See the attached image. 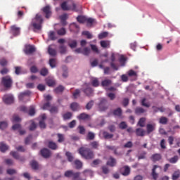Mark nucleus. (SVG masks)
Masks as SVG:
<instances>
[{"label": "nucleus", "instance_id": "obj_1", "mask_svg": "<svg viewBox=\"0 0 180 180\" xmlns=\"http://www.w3.org/2000/svg\"><path fill=\"white\" fill-rule=\"evenodd\" d=\"M78 153L83 158H85V160H93L95 157L94 151L89 148L81 147L79 148Z\"/></svg>", "mask_w": 180, "mask_h": 180}, {"label": "nucleus", "instance_id": "obj_2", "mask_svg": "<svg viewBox=\"0 0 180 180\" xmlns=\"http://www.w3.org/2000/svg\"><path fill=\"white\" fill-rule=\"evenodd\" d=\"M42 23L43 18H41V15L37 14L36 17L32 20V22H31V26L34 27V30H41Z\"/></svg>", "mask_w": 180, "mask_h": 180}, {"label": "nucleus", "instance_id": "obj_3", "mask_svg": "<svg viewBox=\"0 0 180 180\" xmlns=\"http://www.w3.org/2000/svg\"><path fill=\"white\" fill-rule=\"evenodd\" d=\"M1 84L4 86V88L9 89L12 87L13 80L12 79V77H11V76L7 75L1 78Z\"/></svg>", "mask_w": 180, "mask_h": 180}, {"label": "nucleus", "instance_id": "obj_4", "mask_svg": "<svg viewBox=\"0 0 180 180\" xmlns=\"http://www.w3.org/2000/svg\"><path fill=\"white\" fill-rule=\"evenodd\" d=\"M60 8L63 11H77V4L72 2V4H68L67 1H63L60 4Z\"/></svg>", "mask_w": 180, "mask_h": 180}, {"label": "nucleus", "instance_id": "obj_5", "mask_svg": "<svg viewBox=\"0 0 180 180\" xmlns=\"http://www.w3.org/2000/svg\"><path fill=\"white\" fill-rule=\"evenodd\" d=\"M25 54L29 55V54H33L34 51H36V48L33 46V45L30 44H26L25 46V49L23 50Z\"/></svg>", "mask_w": 180, "mask_h": 180}, {"label": "nucleus", "instance_id": "obj_6", "mask_svg": "<svg viewBox=\"0 0 180 180\" xmlns=\"http://www.w3.org/2000/svg\"><path fill=\"white\" fill-rule=\"evenodd\" d=\"M10 32L13 36H19L20 34V27H18L16 25H12Z\"/></svg>", "mask_w": 180, "mask_h": 180}, {"label": "nucleus", "instance_id": "obj_7", "mask_svg": "<svg viewBox=\"0 0 180 180\" xmlns=\"http://www.w3.org/2000/svg\"><path fill=\"white\" fill-rule=\"evenodd\" d=\"M42 12L45 14V18L46 19H49L50 16H51V8H50V6H46L42 8Z\"/></svg>", "mask_w": 180, "mask_h": 180}, {"label": "nucleus", "instance_id": "obj_8", "mask_svg": "<svg viewBox=\"0 0 180 180\" xmlns=\"http://www.w3.org/2000/svg\"><path fill=\"white\" fill-rule=\"evenodd\" d=\"M41 155L44 157V158H49L51 155V151L48 148H43L40 151Z\"/></svg>", "mask_w": 180, "mask_h": 180}, {"label": "nucleus", "instance_id": "obj_9", "mask_svg": "<svg viewBox=\"0 0 180 180\" xmlns=\"http://www.w3.org/2000/svg\"><path fill=\"white\" fill-rule=\"evenodd\" d=\"M157 168H159V169H161V167L160 166H158L157 165H155L153 166V168L152 169V177L154 180H157L158 179V174L155 172V170L157 169Z\"/></svg>", "mask_w": 180, "mask_h": 180}, {"label": "nucleus", "instance_id": "obj_10", "mask_svg": "<svg viewBox=\"0 0 180 180\" xmlns=\"http://www.w3.org/2000/svg\"><path fill=\"white\" fill-rule=\"evenodd\" d=\"M10 155H12V157H13V158H15V160H18L21 162H23V161H25V158L24 157H20L19 155V153H18V152L11 151L10 153Z\"/></svg>", "mask_w": 180, "mask_h": 180}, {"label": "nucleus", "instance_id": "obj_11", "mask_svg": "<svg viewBox=\"0 0 180 180\" xmlns=\"http://www.w3.org/2000/svg\"><path fill=\"white\" fill-rule=\"evenodd\" d=\"M121 174L124 176H127L128 175H130V167L128 166H124L121 169Z\"/></svg>", "mask_w": 180, "mask_h": 180}, {"label": "nucleus", "instance_id": "obj_12", "mask_svg": "<svg viewBox=\"0 0 180 180\" xmlns=\"http://www.w3.org/2000/svg\"><path fill=\"white\" fill-rule=\"evenodd\" d=\"M3 101L7 105H11V103H13V96H5L3 98Z\"/></svg>", "mask_w": 180, "mask_h": 180}, {"label": "nucleus", "instance_id": "obj_13", "mask_svg": "<svg viewBox=\"0 0 180 180\" xmlns=\"http://www.w3.org/2000/svg\"><path fill=\"white\" fill-rule=\"evenodd\" d=\"M30 94H32V92H30V91H24L22 93H20L18 96V99L19 101H25V96H29L30 95Z\"/></svg>", "mask_w": 180, "mask_h": 180}, {"label": "nucleus", "instance_id": "obj_14", "mask_svg": "<svg viewBox=\"0 0 180 180\" xmlns=\"http://www.w3.org/2000/svg\"><path fill=\"white\" fill-rule=\"evenodd\" d=\"M136 134L139 137H144L146 136V130L142 128H137L136 129Z\"/></svg>", "mask_w": 180, "mask_h": 180}, {"label": "nucleus", "instance_id": "obj_15", "mask_svg": "<svg viewBox=\"0 0 180 180\" xmlns=\"http://www.w3.org/2000/svg\"><path fill=\"white\" fill-rule=\"evenodd\" d=\"M48 147L51 150H57L58 148V146L57 145V143H56V142L53 141H49L48 142Z\"/></svg>", "mask_w": 180, "mask_h": 180}, {"label": "nucleus", "instance_id": "obj_16", "mask_svg": "<svg viewBox=\"0 0 180 180\" xmlns=\"http://www.w3.org/2000/svg\"><path fill=\"white\" fill-rule=\"evenodd\" d=\"M108 101L105 98H102L99 105H98V107L101 109V110H106V109L108 108H106V106H105V105H106Z\"/></svg>", "mask_w": 180, "mask_h": 180}, {"label": "nucleus", "instance_id": "obj_17", "mask_svg": "<svg viewBox=\"0 0 180 180\" xmlns=\"http://www.w3.org/2000/svg\"><path fill=\"white\" fill-rule=\"evenodd\" d=\"M110 85H112V80L109 79H104L101 82V86H103V88L110 86Z\"/></svg>", "mask_w": 180, "mask_h": 180}, {"label": "nucleus", "instance_id": "obj_18", "mask_svg": "<svg viewBox=\"0 0 180 180\" xmlns=\"http://www.w3.org/2000/svg\"><path fill=\"white\" fill-rule=\"evenodd\" d=\"M145 112L146 110L141 107H136L135 108V115H137V116H140V115H143Z\"/></svg>", "mask_w": 180, "mask_h": 180}, {"label": "nucleus", "instance_id": "obj_19", "mask_svg": "<svg viewBox=\"0 0 180 180\" xmlns=\"http://www.w3.org/2000/svg\"><path fill=\"white\" fill-rule=\"evenodd\" d=\"M77 44H78V43L77 42V40H75V39H70L68 42V46H69V47H70V49H75V47H77Z\"/></svg>", "mask_w": 180, "mask_h": 180}, {"label": "nucleus", "instance_id": "obj_20", "mask_svg": "<svg viewBox=\"0 0 180 180\" xmlns=\"http://www.w3.org/2000/svg\"><path fill=\"white\" fill-rule=\"evenodd\" d=\"M48 53L49 56H51L52 57H56V56H57V51L51 48V46H49Z\"/></svg>", "mask_w": 180, "mask_h": 180}, {"label": "nucleus", "instance_id": "obj_21", "mask_svg": "<svg viewBox=\"0 0 180 180\" xmlns=\"http://www.w3.org/2000/svg\"><path fill=\"white\" fill-rule=\"evenodd\" d=\"M91 84L94 88H98V86H99V79L96 77H93Z\"/></svg>", "mask_w": 180, "mask_h": 180}, {"label": "nucleus", "instance_id": "obj_22", "mask_svg": "<svg viewBox=\"0 0 180 180\" xmlns=\"http://www.w3.org/2000/svg\"><path fill=\"white\" fill-rule=\"evenodd\" d=\"M70 109L73 111V112H77V110H79V104H78V103H72L70 104Z\"/></svg>", "mask_w": 180, "mask_h": 180}, {"label": "nucleus", "instance_id": "obj_23", "mask_svg": "<svg viewBox=\"0 0 180 180\" xmlns=\"http://www.w3.org/2000/svg\"><path fill=\"white\" fill-rule=\"evenodd\" d=\"M83 92L86 95V96H91L94 94V90L91 87H87L83 89Z\"/></svg>", "mask_w": 180, "mask_h": 180}, {"label": "nucleus", "instance_id": "obj_24", "mask_svg": "<svg viewBox=\"0 0 180 180\" xmlns=\"http://www.w3.org/2000/svg\"><path fill=\"white\" fill-rule=\"evenodd\" d=\"M100 44L103 49H108L110 47V41H101Z\"/></svg>", "mask_w": 180, "mask_h": 180}, {"label": "nucleus", "instance_id": "obj_25", "mask_svg": "<svg viewBox=\"0 0 180 180\" xmlns=\"http://www.w3.org/2000/svg\"><path fill=\"white\" fill-rule=\"evenodd\" d=\"M106 164L110 167H115V165H116V159L110 157Z\"/></svg>", "mask_w": 180, "mask_h": 180}, {"label": "nucleus", "instance_id": "obj_26", "mask_svg": "<svg viewBox=\"0 0 180 180\" xmlns=\"http://www.w3.org/2000/svg\"><path fill=\"white\" fill-rule=\"evenodd\" d=\"M122 108H118L112 111V115H114V116H117V117H120V116H122Z\"/></svg>", "mask_w": 180, "mask_h": 180}, {"label": "nucleus", "instance_id": "obj_27", "mask_svg": "<svg viewBox=\"0 0 180 180\" xmlns=\"http://www.w3.org/2000/svg\"><path fill=\"white\" fill-rule=\"evenodd\" d=\"M146 130H147L148 134H150V133H153V131H154V130H155L154 125H153L151 124H148L146 125Z\"/></svg>", "mask_w": 180, "mask_h": 180}, {"label": "nucleus", "instance_id": "obj_28", "mask_svg": "<svg viewBox=\"0 0 180 180\" xmlns=\"http://www.w3.org/2000/svg\"><path fill=\"white\" fill-rule=\"evenodd\" d=\"M49 65L52 68H56L57 65V59L56 58L49 59Z\"/></svg>", "mask_w": 180, "mask_h": 180}, {"label": "nucleus", "instance_id": "obj_29", "mask_svg": "<svg viewBox=\"0 0 180 180\" xmlns=\"http://www.w3.org/2000/svg\"><path fill=\"white\" fill-rule=\"evenodd\" d=\"M39 74L42 77H46V75H49V69H47V68H42L39 72Z\"/></svg>", "mask_w": 180, "mask_h": 180}, {"label": "nucleus", "instance_id": "obj_30", "mask_svg": "<svg viewBox=\"0 0 180 180\" xmlns=\"http://www.w3.org/2000/svg\"><path fill=\"white\" fill-rule=\"evenodd\" d=\"M76 169H81L82 168V162L79 160H76L74 162Z\"/></svg>", "mask_w": 180, "mask_h": 180}, {"label": "nucleus", "instance_id": "obj_31", "mask_svg": "<svg viewBox=\"0 0 180 180\" xmlns=\"http://www.w3.org/2000/svg\"><path fill=\"white\" fill-rule=\"evenodd\" d=\"M151 160L153 161V162L160 161V160H161V155L158 153H155L152 155Z\"/></svg>", "mask_w": 180, "mask_h": 180}, {"label": "nucleus", "instance_id": "obj_32", "mask_svg": "<svg viewBox=\"0 0 180 180\" xmlns=\"http://www.w3.org/2000/svg\"><path fill=\"white\" fill-rule=\"evenodd\" d=\"M86 139L90 141L95 140V133L92 131H89L86 135Z\"/></svg>", "mask_w": 180, "mask_h": 180}, {"label": "nucleus", "instance_id": "obj_33", "mask_svg": "<svg viewBox=\"0 0 180 180\" xmlns=\"http://www.w3.org/2000/svg\"><path fill=\"white\" fill-rule=\"evenodd\" d=\"M9 148V146L6 144L4 143L3 142L0 143V151L1 153H5Z\"/></svg>", "mask_w": 180, "mask_h": 180}, {"label": "nucleus", "instance_id": "obj_34", "mask_svg": "<svg viewBox=\"0 0 180 180\" xmlns=\"http://www.w3.org/2000/svg\"><path fill=\"white\" fill-rule=\"evenodd\" d=\"M90 146L91 148H94V150H98L99 148V142L94 141L90 143Z\"/></svg>", "mask_w": 180, "mask_h": 180}, {"label": "nucleus", "instance_id": "obj_35", "mask_svg": "<svg viewBox=\"0 0 180 180\" xmlns=\"http://www.w3.org/2000/svg\"><path fill=\"white\" fill-rule=\"evenodd\" d=\"M78 119L79 120H86L87 119H89V115L88 114H85V113H81L79 116H78Z\"/></svg>", "mask_w": 180, "mask_h": 180}, {"label": "nucleus", "instance_id": "obj_36", "mask_svg": "<svg viewBox=\"0 0 180 180\" xmlns=\"http://www.w3.org/2000/svg\"><path fill=\"white\" fill-rule=\"evenodd\" d=\"M49 112L52 115H57V113H58V106L51 107V108L49 109Z\"/></svg>", "mask_w": 180, "mask_h": 180}, {"label": "nucleus", "instance_id": "obj_37", "mask_svg": "<svg viewBox=\"0 0 180 180\" xmlns=\"http://www.w3.org/2000/svg\"><path fill=\"white\" fill-rule=\"evenodd\" d=\"M64 89H65V88H64L63 85H59L54 89V92H56V94H61V92H64Z\"/></svg>", "mask_w": 180, "mask_h": 180}, {"label": "nucleus", "instance_id": "obj_38", "mask_svg": "<svg viewBox=\"0 0 180 180\" xmlns=\"http://www.w3.org/2000/svg\"><path fill=\"white\" fill-rule=\"evenodd\" d=\"M63 120H70L72 117V112H68L63 115Z\"/></svg>", "mask_w": 180, "mask_h": 180}, {"label": "nucleus", "instance_id": "obj_39", "mask_svg": "<svg viewBox=\"0 0 180 180\" xmlns=\"http://www.w3.org/2000/svg\"><path fill=\"white\" fill-rule=\"evenodd\" d=\"M57 137H58V143H64V141H65V137L63 134H57Z\"/></svg>", "mask_w": 180, "mask_h": 180}, {"label": "nucleus", "instance_id": "obj_40", "mask_svg": "<svg viewBox=\"0 0 180 180\" xmlns=\"http://www.w3.org/2000/svg\"><path fill=\"white\" fill-rule=\"evenodd\" d=\"M178 160H179L178 155H174L173 158L169 159L168 161L170 164H176V162H178Z\"/></svg>", "mask_w": 180, "mask_h": 180}, {"label": "nucleus", "instance_id": "obj_41", "mask_svg": "<svg viewBox=\"0 0 180 180\" xmlns=\"http://www.w3.org/2000/svg\"><path fill=\"white\" fill-rule=\"evenodd\" d=\"M46 82L48 86H54L56 85V81L53 79H46Z\"/></svg>", "mask_w": 180, "mask_h": 180}, {"label": "nucleus", "instance_id": "obj_42", "mask_svg": "<svg viewBox=\"0 0 180 180\" xmlns=\"http://www.w3.org/2000/svg\"><path fill=\"white\" fill-rule=\"evenodd\" d=\"M65 155L68 158V161H69V162H72V161H74V156H72V153H70V152H66Z\"/></svg>", "mask_w": 180, "mask_h": 180}, {"label": "nucleus", "instance_id": "obj_43", "mask_svg": "<svg viewBox=\"0 0 180 180\" xmlns=\"http://www.w3.org/2000/svg\"><path fill=\"white\" fill-rule=\"evenodd\" d=\"M77 20L79 23H85V22H86V18L82 15H79L77 18Z\"/></svg>", "mask_w": 180, "mask_h": 180}, {"label": "nucleus", "instance_id": "obj_44", "mask_svg": "<svg viewBox=\"0 0 180 180\" xmlns=\"http://www.w3.org/2000/svg\"><path fill=\"white\" fill-rule=\"evenodd\" d=\"M108 35H109V32H101L98 34V39L100 40H102V39H105V38L108 37Z\"/></svg>", "mask_w": 180, "mask_h": 180}, {"label": "nucleus", "instance_id": "obj_45", "mask_svg": "<svg viewBox=\"0 0 180 180\" xmlns=\"http://www.w3.org/2000/svg\"><path fill=\"white\" fill-rule=\"evenodd\" d=\"M8 127V122L6 121H1L0 122V129L5 130Z\"/></svg>", "mask_w": 180, "mask_h": 180}, {"label": "nucleus", "instance_id": "obj_46", "mask_svg": "<svg viewBox=\"0 0 180 180\" xmlns=\"http://www.w3.org/2000/svg\"><path fill=\"white\" fill-rule=\"evenodd\" d=\"M81 95V90L77 89L75 92H73L72 94V96L74 98V99H77L78 98V96H80Z\"/></svg>", "mask_w": 180, "mask_h": 180}, {"label": "nucleus", "instance_id": "obj_47", "mask_svg": "<svg viewBox=\"0 0 180 180\" xmlns=\"http://www.w3.org/2000/svg\"><path fill=\"white\" fill-rule=\"evenodd\" d=\"M179 176H180V171L176 170L173 173L172 179L173 180H176L178 179V178H179Z\"/></svg>", "mask_w": 180, "mask_h": 180}, {"label": "nucleus", "instance_id": "obj_48", "mask_svg": "<svg viewBox=\"0 0 180 180\" xmlns=\"http://www.w3.org/2000/svg\"><path fill=\"white\" fill-rule=\"evenodd\" d=\"M66 33H67V31L65 30V28H64V27H62L57 31V34L59 36H64L66 34Z\"/></svg>", "mask_w": 180, "mask_h": 180}, {"label": "nucleus", "instance_id": "obj_49", "mask_svg": "<svg viewBox=\"0 0 180 180\" xmlns=\"http://www.w3.org/2000/svg\"><path fill=\"white\" fill-rule=\"evenodd\" d=\"M160 124H167L168 123V118L165 117H161L159 120Z\"/></svg>", "mask_w": 180, "mask_h": 180}, {"label": "nucleus", "instance_id": "obj_50", "mask_svg": "<svg viewBox=\"0 0 180 180\" xmlns=\"http://www.w3.org/2000/svg\"><path fill=\"white\" fill-rule=\"evenodd\" d=\"M59 50H60V54H65V53H67V46L64 45H60L59 46Z\"/></svg>", "mask_w": 180, "mask_h": 180}, {"label": "nucleus", "instance_id": "obj_51", "mask_svg": "<svg viewBox=\"0 0 180 180\" xmlns=\"http://www.w3.org/2000/svg\"><path fill=\"white\" fill-rule=\"evenodd\" d=\"M30 164L32 169H39V163L33 160Z\"/></svg>", "mask_w": 180, "mask_h": 180}, {"label": "nucleus", "instance_id": "obj_52", "mask_svg": "<svg viewBox=\"0 0 180 180\" xmlns=\"http://www.w3.org/2000/svg\"><path fill=\"white\" fill-rule=\"evenodd\" d=\"M0 65L1 67H6V65H8V60H6V58H3L0 59Z\"/></svg>", "mask_w": 180, "mask_h": 180}, {"label": "nucleus", "instance_id": "obj_53", "mask_svg": "<svg viewBox=\"0 0 180 180\" xmlns=\"http://www.w3.org/2000/svg\"><path fill=\"white\" fill-rule=\"evenodd\" d=\"M126 57H124L123 55L120 57L119 61L122 67H124V64H126Z\"/></svg>", "mask_w": 180, "mask_h": 180}, {"label": "nucleus", "instance_id": "obj_54", "mask_svg": "<svg viewBox=\"0 0 180 180\" xmlns=\"http://www.w3.org/2000/svg\"><path fill=\"white\" fill-rule=\"evenodd\" d=\"M144 123H146V118H140L139 121L138 122V126H140V127H144Z\"/></svg>", "mask_w": 180, "mask_h": 180}, {"label": "nucleus", "instance_id": "obj_55", "mask_svg": "<svg viewBox=\"0 0 180 180\" xmlns=\"http://www.w3.org/2000/svg\"><path fill=\"white\" fill-rule=\"evenodd\" d=\"M147 155V152L143 151L138 156V160H146Z\"/></svg>", "mask_w": 180, "mask_h": 180}, {"label": "nucleus", "instance_id": "obj_56", "mask_svg": "<svg viewBox=\"0 0 180 180\" xmlns=\"http://www.w3.org/2000/svg\"><path fill=\"white\" fill-rule=\"evenodd\" d=\"M103 136L104 137V139H112L113 138V134H109L108 132L107 131H104L103 133Z\"/></svg>", "mask_w": 180, "mask_h": 180}, {"label": "nucleus", "instance_id": "obj_57", "mask_svg": "<svg viewBox=\"0 0 180 180\" xmlns=\"http://www.w3.org/2000/svg\"><path fill=\"white\" fill-rule=\"evenodd\" d=\"M91 53V49L88 47H85L83 49V52H82V54L84 56H89Z\"/></svg>", "mask_w": 180, "mask_h": 180}, {"label": "nucleus", "instance_id": "obj_58", "mask_svg": "<svg viewBox=\"0 0 180 180\" xmlns=\"http://www.w3.org/2000/svg\"><path fill=\"white\" fill-rule=\"evenodd\" d=\"M22 120L20 119V117H19L18 115H14L13 116V119H12V122L13 123H18L19 122H20Z\"/></svg>", "mask_w": 180, "mask_h": 180}, {"label": "nucleus", "instance_id": "obj_59", "mask_svg": "<svg viewBox=\"0 0 180 180\" xmlns=\"http://www.w3.org/2000/svg\"><path fill=\"white\" fill-rule=\"evenodd\" d=\"M74 174V172L72 170H68L65 172V176L66 178H71Z\"/></svg>", "mask_w": 180, "mask_h": 180}, {"label": "nucleus", "instance_id": "obj_60", "mask_svg": "<svg viewBox=\"0 0 180 180\" xmlns=\"http://www.w3.org/2000/svg\"><path fill=\"white\" fill-rule=\"evenodd\" d=\"M94 106V101H89L86 105V109L87 110H90V109H92V107Z\"/></svg>", "mask_w": 180, "mask_h": 180}, {"label": "nucleus", "instance_id": "obj_61", "mask_svg": "<svg viewBox=\"0 0 180 180\" xmlns=\"http://www.w3.org/2000/svg\"><path fill=\"white\" fill-rule=\"evenodd\" d=\"M81 175V173L80 172H73V174H72V180H78V178H79Z\"/></svg>", "mask_w": 180, "mask_h": 180}, {"label": "nucleus", "instance_id": "obj_62", "mask_svg": "<svg viewBox=\"0 0 180 180\" xmlns=\"http://www.w3.org/2000/svg\"><path fill=\"white\" fill-rule=\"evenodd\" d=\"M49 37L51 40H56L57 37H56V34H54V31H51L49 32Z\"/></svg>", "mask_w": 180, "mask_h": 180}, {"label": "nucleus", "instance_id": "obj_63", "mask_svg": "<svg viewBox=\"0 0 180 180\" xmlns=\"http://www.w3.org/2000/svg\"><path fill=\"white\" fill-rule=\"evenodd\" d=\"M130 102V100L127 98H124L122 101V105L124 108H126V106L129 105V103Z\"/></svg>", "mask_w": 180, "mask_h": 180}, {"label": "nucleus", "instance_id": "obj_64", "mask_svg": "<svg viewBox=\"0 0 180 180\" xmlns=\"http://www.w3.org/2000/svg\"><path fill=\"white\" fill-rule=\"evenodd\" d=\"M82 34L84 35V36H86V37L88 38V39H92V34H91L89 32H88V31H84L83 32H82Z\"/></svg>", "mask_w": 180, "mask_h": 180}]
</instances>
